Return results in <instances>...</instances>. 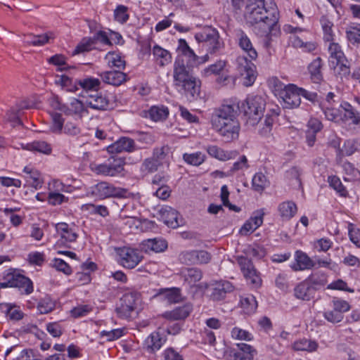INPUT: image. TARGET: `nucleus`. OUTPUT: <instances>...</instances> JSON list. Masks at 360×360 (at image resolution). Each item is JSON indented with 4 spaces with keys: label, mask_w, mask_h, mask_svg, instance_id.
<instances>
[{
    "label": "nucleus",
    "mask_w": 360,
    "mask_h": 360,
    "mask_svg": "<svg viewBox=\"0 0 360 360\" xmlns=\"http://www.w3.org/2000/svg\"><path fill=\"white\" fill-rule=\"evenodd\" d=\"M244 17L247 23L262 35L274 30L278 21V11L274 4L266 8L264 0H248Z\"/></svg>",
    "instance_id": "f257e3e1"
},
{
    "label": "nucleus",
    "mask_w": 360,
    "mask_h": 360,
    "mask_svg": "<svg viewBox=\"0 0 360 360\" xmlns=\"http://www.w3.org/2000/svg\"><path fill=\"white\" fill-rule=\"evenodd\" d=\"M173 82L174 87L179 91H184L191 100H196L200 92V81L194 77L184 60L177 56L173 65Z\"/></svg>",
    "instance_id": "f03ea898"
},
{
    "label": "nucleus",
    "mask_w": 360,
    "mask_h": 360,
    "mask_svg": "<svg viewBox=\"0 0 360 360\" xmlns=\"http://www.w3.org/2000/svg\"><path fill=\"white\" fill-rule=\"evenodd\" d=\"M266 101L262 96L249 95L242 108L248 126L255 127L264 116Z\"/></svg>",
    "instance_id": "7ed1b4c3"
},
{
    "label": "nucleus",
    "mask_w": 360,
    "mask_h": 360,
    "mask_svg": "<svg viewBox=\"0 0 360 360\" xmlns=\"http://www.w3.org/2000/svg\"><path fill=\"white\" fill-rule=\"evenodd\" d=\"M87 193L100 200L108 198H125L129 195L128 190L115 187L106 181H101L89 187Z\"/></svg>",
    "instance_id": "20e7f679"
},
{
    "label": "nucleus",
    "mask_w": 360,
    "mask_h": 360,
    "mask_svg": "<svg viewBox=\"0 0 360 360\" xmlns=\"http://www.w3.org/2000/svg\"><path fill=\"white\" fill-rule=\"evenodd\" d=\"M1 288H17L22 292L30 295L33 292L32 281L16 271H9L3 278L0 283Z\"/></svg>",
    "instance_id": "39448f33"
},
{
    "label": "nucleus",
    "mask_w": 360,
    "mask_h": 360,
    "mask_svg": "<svg viewBox=\"0 0 360 360\" xmlns=\"http://www.w3.org/2000/svg\"><path fill=\"white\" fill-rule=\"evenodd\" d=\"M139 299V294L136 292H129L123 295L119 306L115 309L117 316L124 319L130 318L137 307Z\"/></svg>",
    "instance_id": "423d86ee"
},
{
    "label": "nucleus",
    "mask_w": 360,
    "mask_h": 360,
    "mask_svg": "<svg viewBox=\"0 0 360 360\" xmlns=\"http://www.w3.org/2000/svg\"><path fill=\"white\" fill-rule=\"evenodd\" d=\"M236 70L245 86H252L257 77L256 66L245 56H238L236 59Z\"/></svg>",
    "instance_id": "0eeeda50"
},
{
    "label": "nucleus",
    "mask_w": 360,
    "mask_h": 360,
    "mask_svg": "<svg viewBox=\"0 0 360 360\" xmlns=\"http://www.w3.org/2000/svg\"><path fill=\"white\" fill-rule=\"evenodd\" d=\"M53 106L67 115L77 118H82L84 114L87 113L84 104L75 98H71L67 103H61L58 101H56L53 103Z\"/></svg>",
    "instance_id": "6e6552de"
},
{
    "label": "nucleus",
    "mask_w": 360,
    "mask_h": 360,
    "mask_svg": "<svg viewBox=\"0 0 360 360\" xmlns=\"http://www.w3.org/2000/svg\"><path fill=\"white\" fill-rule=\"evenodd\" d=\"M219 123L212 127L226 142H231L238 138L240 127L237 119Z\"/></svg>",
    "instance_id": "1a4fd4ad"
},
{
    "label": "nucleus",
    "mask_w": 360,
    "mask_h": 360,
    "mask_svg": "<svg viewBox=\"0 0 360 360\" xmlns=\"http://www.w3.org/2000/svg\"><path fill=\"white\" fill-rule=\"evenodd\" d=\"M57 234L60 238L56 243V247H69L68 244L76 241L78 235L75 227L65 222H60L55 225Z\"/></svg>",
    "instance_id": "9d476101"
},
{
    "label": "nucleus",
    "mask_w": 360,
    "mask_h": 360,
    "mask_svg": "<svg viewBox=\"0 0 360 360\" xmlns=\"http://www.w3.org/2000/svg\"><path fill=\"white\" fill-rule=\"evenodd\" d=\"M280 97L283 101L282 105L284 108H295L301 103L300 87L293 84L285 86L280 94Z\"/></svg>",
    "instance_id": "9b49d317"
},
{
    "label": "nucleus",
    "mask_w": 360,
    "mask_h": 360,
    "mask_svg": "<svg viewBox=\"0 0 360 360\" xmlns=\"http://www.w3.org/2000/svg\"><path fill=\"white\" fill-rule=\"evenodd\" d=\"M52 125L51 130L56 134H60L63 129L64 133L69 136H77L80 134L81 129L78 125L72 122H68L63 127L64 120L62 115L55 112L52 115Z\"/></svg>",
    "instance_id": "f8f14e48"
},
{
    "label": "nucleus",
    "mask_w": 360,
    "mask_h": 360,
    "mask_svg": "<svg viewBox=\"0 0 360 360\" xmlns=\"http://www.w3.org/2000/svg\"><path fill=\"white\" fill-rule=\"evenodd\" d=\"M118 255L120 264L127 269H133L136 266L143 257L139 250L127 247L120 248Z\"/></svg>",
    "instance_id": "ddd939ff"
},
{
    "label": "nucleus",
    "mask_w": 360,
    "mask_h": 360,
    "mask_svg": "<svg viewBox=\"0 0 360 360\" xmlns=\"http://www.w3.org/2000/svg\"><path fill=\"white\" fill-rule=\"evenodd\" d=\"M238 262L246 280L255 287L259 286L262 279L252 262L248 258L241 256L238 257Z\"/></svg>",
    "instance_id": "4468645a"
},
{
    "label": "nucleus",
    "mask_w": 360,
    "mask_h": 360,
    "mask_svg": "<svg viewBox=\"0 0 360 360\" xmlns=\"http://www.w3.org/2000/svg\"><path fill=\"white\" fill-rule=\"evenodd\" d=\"M236 110L233 105H221L218 108L214 109L212 117V126L220 124L227 121L236 119L235 117Z\"/></svg>",
    "instance_id": "2eb2a0df"
},
{
    "label": "nucleus",
    "mask_w": 360,
    "mask_h": 360,
    "mask_svg": "<svg viewBox=\"0 0 360 360\" xmlns=\"http://www.w3.org/2000/svg\"><path fill=\"white\" fill-rule=\"evenodd\" d=\"M180 276L184 280V285L189 288H202L204 284H196L202 278V272L200 269L195 267L184 268L180 272ZM207 287V284H205Z\"/></svg>",
    "instance_id": "dca6fc26"
},
{
    "label": "nucleus",
    "mask_w": 360,
    "mask_h": 360,
    "mask_svg": "<svg viewBox=\"0 0 360 360\" xmlns=\"http://www.w3.org/2000/svg\"><path fill=\"white\" fill-rule=\"evenodd\" d=\"M166 338L159 331L150 333L144 340L143 348L148 353H155L165 343Z\"/></svg>",
    "instance_id": "f3484780"
},
{
    "label": "nucleus",
    "mask_w": 360,
    "mask_h": 360,
    "mask_svg": "<svg viewBox=\"0 0 360 360\" xmlns=\"http://www.w3.org/2000/svg\"><path fill=\"white\" fill-rule=\"evenodd\" d=\"M315 266V262L304 252L297 250L295 253V262L290 267L294 271H304Z\"/></svg>",
    "instance_id": "a211bd4d"
},
{
    "label": "nucleus",
    "mask_w": 360,
    "mask_h": 360,
    "mask_svg": "<svg viewBox=\"0 0 360 360\" xmlns=\"http://www.w3.org/2000/svg\"><path fill=\"white\" fill-rule=\"evenodd\" d=\"M177 51L181 53L179 56L187 58L186 66L193 67L198 65V62H199L200 58L195 53L193 50L190 48L185 39H179Z\"/></svg>",
    "instance_id": "6ab92c4d"
},
{
    "label": "nucleus",
    "mask_w": 360,
    "mask_h": 360,
    "mask_svg": "<svg viewBox=\"0 0 360 360\" xmlns=\"http://www.w3.org/2000/svg\"><path fill=\"white\" fill-rule=\"evenodd\" d=\"M86 105L94 110H105L109 106V100L101 93L96 91L86 96Z\"/></svg>",
    "instance_id": "aec40b11"
},
{
    "label": "nucleus",
    "mask_w": 360,
    "mask_h": 360,
    "mask_svg": "<svg viewBox=\"0 0 360 360\" xmlns=\"http://www.w3.org/2000/svg\"><path fill=\"white\" fill-rule=\"evenodd\" d=\"M135 148V143L133 139L122 137L114 143L108 147V151L111 153H120L122 152H132Z\"/></svg>",
    "instance_id": "412c9836"
},
{
    "label": "nucleus",
    "mask_w": 360,
    "mask_h": 360,
    "mask_svg": "<svg viewBox=\"0 0 360 360\" xmlns=\"http://www.w3.org/2000/svg\"><path fill=\"white\" fill-rule=\"evenodd\" d=\"M234 287L228 281H220L217 282L214 284V288H212V292L211 294V297L214 300H221L225 297L226 295L229 292L233 291Z\"/></svg>",
    "instance_id": "4be33fe9"
},
{
    "label": "nucleus",
    "mask_w": 360,
    "mask_h": 360,
    "mask_svg": "<svg viewBox=\"0 0 360 360\" xmlns=\"http://www.w3.org/2000/svg\"><path fill=\"white\" fill-rule=\"evenodd\" d=\"M276 117L266 114L255 126L257 127L258 134L262 137L270 139L272 138V128L275 122Z\"/></svg>",
    "instance_id": "5701e85b"
},
{
    "label": "nucleus",
    "mask_w": 360,
    "mask_h": 360,
    "mask_svg": "<svg viewBox=\"0 0 360 360\" xmlns=\"http://www.w3.org/2000/svg\"><path fill=\"white\" fill-rule=\"evenodd\" d=\"M103 82L112 86H120L127 79L125 73L120 70H111L103 72L101 75Z\"/></svg>",
    "instance_id": "b1692460"
},
{
    "label": "nucleus",
    "mask_w": 360,
    "mask_h": 360,
    "mask_svg": "<svg viewBox=\"0 0 360 360\" xmlns=\"http://www.w3.org/2000/svg\"><path fill=\"white\" fill-rule=\"evenodd\" d=\"M26 182L36 189L41 187L42 180L40 172L32 166H25L23 169Z\"/></svg>",
    "instance_id": "393cba45"
},
{
    "label": "nucleus",
    "mask_w": 360,
    "mask_h": 360,
    "mask_svg": "<svg viewBox=\"0 0 360 360\" xmlns=\"http://www.w3.org/2000/svg\"><path fill=\"white\" fill-rule=\"evenodd\" d=\"M314 294V289L306 281L300 283L294 289L295 297L304 301H309L312 299Z\"/></svg>",
    "instance_id": "a878e982"
},
{
    "label": "nucleus",
    "mask_w": 360,
    "mask_h": 360,
    "mask_svg": "<svg viewBox=\"0 0 360 360\" xmlns=\"http://www.w3.org/2000/svg\"><path fill=\"white\" fill-rule=\"evenodd\" d=\"M238 351H234L233 357L234 360H253L257 351L250 345L245 343L237 344Z\"/></svg>",
    "instance_id": "bb28decb"
},
{
    "label": "nucleus",
    "mask_w": 360,
    "mask_h": 360,
    "mask_svg": "<svg viewBox=\"0 0 360 360\" xmlns=\"http://www.w3.org/2000/svg\"><path fill=\"white\" fill-rule=\"evenodd\" d=\"M239 46L249 56L252 60L257 58V52L253 47L252 44L248 35L242 30L238 32Z\"/></svg>",
    "instance_id": "cd10ccee"
},
{
    "label": "nucleus",
    "mask_w": 360,
    "mask_h": 360,
    "mask_svg": "<svg viewBox=\"0 0 360 360\" xmlns=\"http://www.w3.org/2000/svg\"><path fill=\"white\" fill-rule=\"evenodd\" d=\"M141 246L142 249L146 252L149 251L160 252L167 249V243L162 238H152L143 240Z\"/></svg>",
    "instance_id": "c85d7f7f"
},
{
    "label": "nucleus",
    "mask_w": 360,
    "mask_h": 360,
    "mask_svg": "<svg viewBox=\"0 0 360 360\" xmlns=\"http://www.w3.org/2000/svg\"><path fill=\"white\" fill-rule=\"evenodd\" d=\"M152 53L155 61L160 67L166 66L172 62V55L169 51L158 45H155L153 47Z\"/></svg>",
    "instance_id": "c756f323"
},
{
    "label": "nucleus",
    "mask_w": 360,
    "mask_h": 360,
    "mask_svg": "<svg viewBox=\"0 0 360 360\" xmlns=\"http://www.w3.org/2000/svg\"><path fill=\"white\" fill-rule=\"evenodd\" d=\"M322 65V60L319 57L314 59L308 67L311 79L316 84H321V82H323Z\"/></svg>",
    "instance_id": "7c9ffc66"
},
{
    "label": "nucleus",
    "mask_w": 360,
    "mask_h": 360,
    "mask_svg": "<svg viewBox=\"0 0 360 360\" xmlns=\"http://www.w3.org/2000/svg\"><path fill=\"white\" fill-rule=\"evenodd\" d=\"M206 150L210 156L221 161L234 158L237 155L236 151H225L217 146H208Z\"/></svg>",
    "instance_id": "2f4dec72"
},
{
    "label": "nucleus",
    "mask_w": 360,
    "mask_h": 360,
    "mask_svg": "<svg viewBox=\"0 0 360 360\" xmlns=\"http://www.w3.org/2000/svg\"><path fill=\"white\" fill-rule=\"evenodd\" d=\"M278 210L283 219L290 220L297 213V207L294 202L285 201L279 204Z\"/></svg>",
    "instance_id": "473e14b6"
},
{
    "label": "nucleus",
    "mask_w": 360,
    "mask_h": 360,
    "mask_svg": "<svg viewBox=\"0 0 360 360\" xmlns=\"http://www.w3.org/2000/svg\"><path fill=\"white\" fill-rule=\"evenodd\" d=\"M192 307L190 304H186L177 307L172 311H167L164 314V317L170 320H180L186 319L191 312Z\"/></svg>",
    "instance_id": "72a5a7b5"
},
{
    "label": "nucleus",
    "mask_w": 360,
    "mask_h": 360,
    "mask_svg": "<svg viewBox=\"0 0 360 360\" xmlns=\"http://www.w3.org/2000/svg\"><path fill=\"white\" fill-rule=\"evenodd\" d=\"M100 84V80L94 77L84 78L77 82V86L82 88L88 94L98 91Z\"/></svg>",
    "instance_id": "f704fd0d"
},
{
    "label": "nucleus",
    "mask_w": 360,
    "mask_h": 360,
    "mask_svg": "<svg viewBox=\"0 0 360 360\" xmlns=\"http://www.w3.org/2000/svg\"><path fill=\"white\" fill-rule=\"evenodd\" d=\"M0 309L11 320L19 321L23 317V313L20 310L19 307L11 303L0 304Z\"/></svg>",
    "instance_id": "c9c22d12"
},
{
    "label": "nucleus",
    "mask_w": 360,
    "mask_h": 360,
    "mask_svg": "<svg viewBox=\"0 0 360 360\" xmlns=\"http://www.w3.org/2000/svg\"><path fill=\"white\" fill-rule=\"evenodd\" d=\"M171 154V148L168 146L155 148L153 152V158L160 165L168 164Z\"/></svg>",
    "instance_id": "e433bc0d"
},
{
    "label": "nucleus",
    "mask_w": 360,
    "mask_h": 360,
    "mask_svg": "<svg viewBox=\"0 0 360 360\" xmlns=\"http://www.w3.org/2000/svg\"><path fill=\"white\" fill-rule=\"evenodd\" d=\"M240 303L243 312L247 314L255 313L257 308V302L252 295L241 297Z\"/></svg>",
    "instance_id": "4c0bfd02"
},
{
    "label": "nucleus",
    "mask_w": 360,
    "mask_h": 360,
    "mask_svg": "<svg viewBox=\"0 0 360 360\" xmlns=\"http://www.w3.org/2000/svg\"><path fill=\"white\" fill-rule=\"evenodd\" d=\"M27 37H32L33 40L25 41V43H26L28 45H32L34 46H44L46 44L49 43L50 39H53L55 38L54 34L51 32L39 35L28 34Z\"/></svg>",
    "instance_id": "58836bf2"
},
{
    "label": "nucleus",
    "mask_w": 360,
    "mask_h": 360,
    "mask_svg": "<svg viewBox=\"0 0 360 360\" xmlns=\"http://www.w3.org/2000/svg\"><path fill=\"white\" fill-rule=\"evenodd\" d=\"M269 185V181L262 172L256 173L252 179V189L262 193Z\"/></svg>",
    "instance_id": "ea45409f"
},
{
    "label": "nucleus",
    "mask_w": 360,
    "mask_h": 360,
    "mask_svg": "<svg viewBox=\"0 0 360 360\" xmlns=\"http://www.w3.org/2000/svg\"><path fill=\"white\" fill-rule=\"evenodd\" d=\"M328 52L330 53L329 56V63L330 64L334 63L335 61H340V60H345V54L342 51L341 46L338 43L332 41H328Z\"/></svg>",
    "instance_id": "a19ab883"
},
{
    "label": "nucleus",
    "mask_w": 360,
    "mask_h": 360,
    "mask_svg": "<svg viewBox=\"0 0 360 360\" xmlns=\"http://www.w3.org/2000/svg\"><path fill=\"white\" fill-rule=\"evenodd\" d=\"M23 149L36 151L44 154H50L51 153V147L45 141H34L27 143L25 146L21 145Z\"/></svg>",
    "instance_id": "79ce46f5"
},
{
    "label": "nucleus",
    "mask_w": 360,
    "mask_h": 360,
    "mask_svg": "<svg viewBox=\"0 0 360 360\" xmlns=\"http://www.w3.org/2000/svg\"><path fill=\"white\" fill-rule=\"evenodd\" d=\"M340 106L345 111L344 116L346 120H351L352 123L355 125L360 124V114L349 103L345 102L340 104Z\"/></svg>",
    "instance_id": "37998d69"
},
{
    "label": "nucleus",
    "mask_w": 360,
    "mask_h": 360,
    "mask_svg": "<svg viewBox=\"0 0 360 360\" xmlns=\"http://www.w3.org/2000/svg\"><path fill=\"white\" fill-rule=\"evenodd\" d=\"M224 43L220 39L219 32L213 37V39H210L207 42L202 46V48L205 49L207 53L214 54L219 51L223 47Z\"/></svg>",
    "instance_id": "c03bdc74"
},
{
    "label": "nucleus",
    "mask_w": 360,
    "mask_h": 360,
    "mask_svg": "<svg viewBox=\"0 0 360 360\" xmlns=\"http://www.w3.org/2000/svg\"><path fill=\"white\" fill-rule=\"evenodd\" d=\"M217 33L218 31L216 29L212 27H206L195 34V39L202 46L210 39H213V37Z\"/></svg>",
    "instance_id": "a18cd8bd"
},
{
    "label": "nucleus",
    "mask_w": 360,
    "mask_h": 360,
    "mask_svg": "<svg viewBox=\"0 0 360 360\" xmlns=\"http://www.w3.org/2000/svg\"><path fill=\"white\" fill-rule=\"evenodd\" d=\"M305 281L313 287L316 292L326 284L327 277L324 274L315 273L311 274Z\"/></svg>",
    "instance_id": "49530a36"
},
{
    "label": "nucleus",
    "mask_w": 360,
    "mask_h": 360,
    "mask_svg": "<svg viewBox=\"0 0 360 360\" xmlns=\"http://www.w3.org/2000/svg\"><path fill=\"white\" fill-rule=\"evenodd\" d=\"M168 115L169 110L164 105L153 106L149 110V115L150 118L155 122L165 120Z\"/></svg>",
    "instance_id": "de8ad7c7"
},
{
    "label": "nucleus",
    "mask_w": 360,
    "mask_h": 360,
    "mask_svg": "<svg viewBox=\"0 0 360 360\" xmlns=\"http://www.w3.org/2000/svg\"><path fill=\"white\" fill-rule=\"evenodd\" d=\"M322 109L327 120L335 122L342 120V111L339 108L323 104Z\"/></svg>",
    "instance_id": "09e8293b"
},
{
    "label": "nucleus",
    "mask_w": 360,
    "mask_h": 360,
    "mask_svg": "<svg viewBox=\"0 0 360 360\" xmlns=\"http://www.w3.org/2000/svg\"><path fill=\"white\" fill-rule=\"evenodd\" d=\"M105 60L111 68H116L119 70H123L125 68L124 60L121 56L114 52H108L105 56Z\"/></svg>",
    "instance_id": "8fccbe9b"
},
{
    "label": "nucleus",
    "mask_w": 360,
    "mask_h": 360,
    "mask_svg": "<svg viewBox=\"0 0 360 360\" xmlns=\"http://www.w3.org/2000/svg\"><path fill=\"white\" fill-rule=\"evenodd\" d=\"M330 65L334 69L335 72L341 77H346L350 73L349 62L346 58H345V60H340V61H335Z\"/></svg>",
    "instance_id": "3c124183"
},
{
    "label": "nucleus",
    "mask_w": 360,
    "mask_h": 360,
    "mask_svg": "<svg viewBox=\"0 0 360 360\" xmlns=\"http://www.w3.org/2000/svg\"><path fill=\"white\" fill-rule=\"evenodd\" d=\"M317 347L318 345L316 342L307 339L296 341L293 344V349L296 351L314 352Z\"/></svg>",
    "instance_id": "603ef678"
},
{
    "label": "nucleus",
    "mask_w": 360,
    "mask_h": 360,
    "mask_svg": "<svg viewBox=\"0 0 360 360\" xmlns=\"http://www.w3.org/2000/svg\"><path fill=\"white\" fill-rule=\"evenodd\" d=\"M160 295L169 303H177L181 300L180 289L177 288L162 290Z\"/></svg>",
    "instance_id": "864d4df0"
},
{
    "label": "nucleus",
    "mask_w": 360,
    "mask_h": 360,
    "mask_svg": "<svg viewBox=\"0 0 360 360\" xmlns=\"http://www.w3.org/2000/svg\"><path fill=\"white\" fill-rule=\"evenodd\" d=\"M292 44L295 48L302 49L304 51L311 52L316 48V43L313 41H304L299 37L294 35L291 38Z\"/></svg>",
    "instance_id": "5fc2aeb1"
},
{
    "label": "nucleus",
    "mask_w": 360,
    "mask_h": 360,
    "mask_svg": "<svg viewBox=\"0 0 360 360\" xmlns=\"http://www.w3.org/2000/svg\"><path fill=\"white\" fill-rule=\"evenodd\" d=\"M206 156L202 152H196L193 153H185L183 155L184 160L189 165L193 166H199L204 162Z\"/></svg>",
    "instance_id": "6e6d98bb"
},
{
    "label": "nucleus",
    "mask_w": 360,
    "mask_h": 360,
    "mask_svg": "<svg viewBox=\"0 0 360 360\" xmlns=\"http://www.w3.org/2000/svg\"><path fill=\"white\" fill-rule=\"evenodd\" d=\"M320 23L323 30V38L326 41H334V34L333 31V24L326 17L322 16L320 19Z\"/></svg>",
    "instance_id": "4d7b16f0"
},
{
    "label": "nucleus",
    "mask_w": 360,
    "mask_h": 360,
    "mask_svg": "<svg viewBox=\"0 0 360 360\" xmlns=\"http://www.w3.org/2000/svg\"><path fill=\"white\" fill-rule=\"evenodd\" d=\"M112 173V176L120 174L124 169V160L121 158H111L106 162Z\"/></svg>",
    "instance_id": "13d9d810"
},
{
    "label": "nucleus",
    "mask_w": 360,
    "mask_h": 360,
    "mask_svg": "<svg viewBox=\"0 0 360 360\" xmlns=\"http://www.w3.org/2000/svg\"><path fill=\"white\" fill-rule=\"evenodd\" d=\"M95 44V39L85 37L76 46L73 55L91 51Z\"/></svg>",
    "instance_id": "bf43d9fd"
},
{
    "label": "nucleus",
    "mask_w": 360,
    "mask_h": 360,
    "mask_svg": "<svg viewBox=\"0 0 360 360\" xmlns=\"http://www.w3.org/2000/svg\"><path fill=\"white\" fill-rule=\"evenodd\" d=\"M165 217V223L172 228H176L179 226V224L178 222V213L177 212L169 207L168 210H166L163 214Z\"/></svg>",
    "instance_id": "052dcab7"
},
{
    "label": "nucleus",
    "mask_w": 360,
    "mask_h": 360,
    "mask_svg": "<svg viewBox=\"0 0 360 360\" xmlns=\"http://www.w3.org/2000/svg\"><path fill=\"white\" fill-rule=\"evenodd\" d=\"M328 183L340 196L346 197L348 194L346 188L342 185L340 179L336 176L328 177Z\"/></svg>",
    "instance_id": "680f3d73"
},
{
    "label": "nucleus",
    "mask_w": 360,
    "mask_h": 360,
    "mask_svg": "<svg viewBox=\"0 0 360 360\" xmlns=\"http://www.w3.org/2000/svg\"><path fill=\"white\" fill-rule=\"evenodd\" d=\"M348 40L354 45H360V25L351 27L346 32Z\"/></svg>",
    "instance_id": "e2e57ef3"
},
{
    "label": "nucleus",
    "mask_w": 360,
    "mask_h": 360,
    "mask_svg": "<svg viewBox=\"0 0 360 360\" xmlns=\"http://www.w3.org/2000/svg\"><path fill=\"white\" fill-rule=\"evenodd\" d=\"M160 165L153 158H148L144 160L141 165L142 172L152 173L158 170Z\"/></svg>",
    "instance_id": "0e129e2a"
},
{
    "label": "nucleus",
    "mask_w": 360,
    "mask_h": 360,
    "mask_svg": "<svg viewBox=\"0 0 360 360\" xmlns=\"http://www.w3.org/2000/svg\"><path fill=\"white\" fill-rule=\"evenodd\" d=\"M20 111V110L15 106L11 108L6 113V119L11 123L13 127L22 124V121L19 116Z\"/></svg>",
    "instance_id": "69168bd1"
},
{
    "label": "nucleus",
    "mask_w": 360,
    "mask_h": 360,
    "mask_svg": "<svg viewBox=\"0 0 360 360\" xmlns=\"http://www.w3.org/2000/svg\"><path fill=\"white\" fill-rule=\"evenodd\" d=\"M124 335L122 329L117 328L111 330H102L100 335L102 338H105L107 341H113L121 338Z\"/></svg>",
    "instance_id": "338daca9"
},
{
    "label": "nucleus",
    "mask_w": 360,
    "mask_h": 360,
    "mask_svg": "<svg viewBox=\"0 0 360 360\" xmlns=\"http://www.w3.org/2000/svg\"><path fill=\"white\" fill-rule=\"evenodd\" d=\"M127 7L123 5H120L114 11L115 19L120 22L124 23L129 19V15L127 14Z\"/></svg>",
    "instance_id": "774afa93"
}]
</instances>
